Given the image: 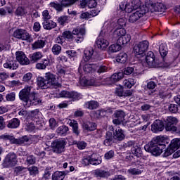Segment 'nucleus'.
<instances>
[{"label": "nucleus", "mask_w": 180, "mask_h": 180, "mask_svg": "<svg viewBox=\"0 0 180 180\" xmlns=\"http://www.w3.org/2000/svg\"><path fill=\"white\" fill-rule=\"evenodd\" d=\"M25 163L27 165H33L34 164H36V158L33 155H27Z\"/></svg>", "instance_id": "obj_44"}, {"label": "nucleus", "mask_w": 180, "mask_h": 180, "mask_svg": "<svg viewBox=\"0 0 180 180\" xmlns=\"http://www.w3.org/2000/svg\"><path fill=\"white\" fill-rule=\"evenodd\" d=\"M16 60L21 64V65H27L30 64V60L26 56V54L23 51H18L15 53Z\"/></svg>", "instance_id": "obj_12"}, {"label": "nucleus", "mask_w": 180, "mask_h": 180, "mask_svg": "<svg viewBox=\"0 0 180 180\" xmlns=\"http://www.w3.org/2000/svg\"><path fill=\"white\" fill-rule=\"evenodd\" d=\"M58 22L61 25V26H64L65 23H68V16L62 15L58 18Z\"/></svg>", "instance_id": "obj_56"}, {"label": "nucleus", "mask_w": 180, "mask_h": 180, "mask_svg": "<svg viewBox=\"0 0 180 180\" xmlns=\"http://www.w3.org/2000/svg\"><path fill=\"white\" fill-rule=\"evenodd\" d=\"M95 67V64H86L84 65L83 70L84 72L89 74L90 72H92V70H94Z\"/></svg>", "instance_id": "obj_47"}, {"label": "nucleus", "mask_w": 180, "mask_h": 180, "mask_svg": "<svg viewBox=\"0 0 180 180\" xmlns=\"http://www.w3.org/2000/svg\"><path fill=\"white\" fill-rule=\"evenodd\" d=\"M94 175L98 178H108L110 174L108 171L98 169L94 171Z\"/></svg>", "instance_id": "obj_28"}, {"label": "nucleus", "mask_w": 180, "mask_h": 180, "mask_svg": "<svg viewBox=\"0 0 180 180\" xmlns=\"http://www.w3.org/2000/svg\"><path fill=\"white\" fill-rule=\"evenodd\" d=\"M6 99L7 102H14L15 99H16V93L11 92L6 94Z\"/></svg>", "instance_id": "obj_54"}, {"label": "nucleus", "mask_w": 180, "mask_h": 180, "mask_svg": "<svg viewBox=\"0 0 180 180\" xmlns=\"http://www.w3.org/2000/svg\"><path fill=\"white\" fill-rule=\"evenodd\" d=\"M165 123H168L169 124H174V126H176L178 124V119L176 117L170 116L167 117Z\"/></svg>", "instance_id": "obj_48"}, {"label": "nucleus", "mask_w": 180, "mask_h": 180, "mask_svg": "<svg viewBox=\"0 0 180 180\" xmlns=\"http://www.w3.org/2000/svg\"><path fill=\"white\" fill-rule=\"evenodd\" d=\"M117 63H120L121 64H124L127 61V54L126 53H121L118 54L116 59Z\"/></svg>", "instance_id": "obj_35"}, {"label": "nucleus", "mask_w": 180, "mask_h": 180, "mask_svg": "<svg viewBox=\"0 0 180 180\" xmlns=\"http://www.w3.org/2000/svg\"><path fill=\"white\" fill-rule=\"evenodd\" d=\"M72 34H74L75 36H77V38L76 39V42L81 43V41H83L84 40V35L85 34V28H76L73 30Z\"/></svg>", "instance_id": "obj_14"}, {"label": "nucleus", "mask_w": 180, "mask_h": 180, "mask_svg": "<svg viewBox=\"0 0 180 180\" xmlns=\"http://www.w3.org/2000/svg\"><path fill=\"white\" fill-rule=\"evenodd\" d=\"M146 13H147V10H144V7H142L129 15V22H130V23H134L137 22L140 18H143Z\"/></svg>", "instance_id": "obj_9"}, {"label": "nucleus", "mask_w": 180, "mask_h": 180, "mask_svg": "<svg viewBox=\"0 0 180 180\" xmlns=\"http://www.w3.org/2000/svg\"><path fill=\"white\" fill-rule=\"evenodd\" d=\"M68 130H69L68 127H67L65 125H63V126L59 127L57 129L56 132L60 136H66L67 133H68Z\"/></svg>", "instance_id": "obj_37"}, {"label": "nucleus", "mask_w": 180, "mask_h": 180, "mask_svg": "<svg viewBox=\"0 0 180 180\" xmlns=\"http://www.w3.org/2000/svg\"><path fill=\"white\" fill-rule=\"evenodd\" d=\"M146 61L148 67H149L150 68H157L160 67V65L158 62V59L155 58V56H154V53H153V51L148 52L146 57Z\"/></svg>", "instance_id": "obj_8"}, {"label": "nucleus", "mask_w": 180, "mask_h": 180, "mask_svg": "<svg viewBox=\"0 0 180 180\" xmlns=\"http://www.w3.org/2000/svg\"><path fill=\"white\" fill-rule=\"evenodd\" d=\"M115 143V138H113V134L110 131H107L105 136V140L103 144L106 147H110L112 144Z\"/></svg>", "instance_id": "obj_19"}, {"label": "nucleus", "mask_w": 180, "mask_h": 180, "mask_svg": "<svg viewBox=\"0 0 180 180\" xmlns=\"http://www.w3.org/2000/svg\"><path fill=\"white\" fill-rule=\"evenodd\" d=\"M90 157V164L91 165H99V164H102V160L99 159V156L98 154L94 153Z\"/></svg>", "instance_id": "obj_27"}, {"label": "nucleus", "mask_w": 180, "mask_h": 180, "mask_svg": "<svg viewBox=\"0 0 180 180\" xmlns=\"http://www.w3.org/2000/svg\"><path fill=\"white\" fill-rule=\"evenodd\" d=\"M0 139L1 140H9L13 144L15 143V137L7 134L0 136Z\"/></svg>", "instance_id": "obj_50"}, {"label": "nucleus", "mask_w": 180, "mask_h": 180, "mask_svg": "<svg viewBox=\"0 0 180 180\" xmlns=\"http://www.w3.org/2000/svg\"><path fill=\"white\" fill-rule=\"evenodd\" d=\"M51 19V15H50V13L49 12V10H44L42 12L43 22H46V20H50Z\"/></svg>", "instance_id": "obj_57"}, {"label": "nucleus", "mask_w": 180, "mask_h": 180, "mask_svg": "<svg viewBox=\"0 0 180 180\" xmlns=\"http://www.w3.org/2000/svg\"><path fill=\"white\" fill-rule=\"evenodd\" d=\"M41 57H43V55L41 52H35L30 55V61L36 63V61H39V60H41Z\"/></svg>", "instance_id": "obj_38"}, {"label": "nucleus", "mask_w": 180, "mask_h": 180, "mask_svg": "<svg viewBox=\"0 0 180 180\" xmlns=\"http://www.w3.org/2000/svg\"><path fill=\"white\" fill-rule=\"evenodd\" d=\"M129 174H131V175H140L141 174V170L136 168L129 169L128 170Z\"/></svg>", "instance_id": "obj_62"}, {"label": "nucleus", "mask_w": 180, "mask_h": 180, "mask_svg": "<svg viewBox=\"0 0 180 180\" xmlns=\"http://www.w3.org/2000/svg\"><path fill=\"white\" fill-rule=\"evenodd\" d=\"M60 98H69L70 99H72V101H77L81 98V95L78 94V92L75 91H63L60 93Z\"/></svg>", "instance_id": "obj_13"}, {"label": "nucleus", "mask_w": 180, "mask_h": 180, "mask_svg": "<svg viewBox=\"0 0 180 180\" xmlns=\"http://www.w3.org/2000/svg\"><path fill=\"white\" fill-rule=\"evenodd\" d=\"M132 154L135 155V157H137L138 158H140L141 155H143V151L141 150V148H139V146H136L132 149Z\"/></svg>", "instance_id": "obj_45"}, {"label": "nucleus", "mask_w": 180, "mask_h": 180, "mask_svg": "<svg viewBox=\"0 0 180 180\" xmlns=\"http://www.w3.org/2000/svg\"><path fill=\"white\" fill-rule=\"evenodd\" d=\"M123 78V72H118L113 74L110 77V81L112 82H117V81H120Z\"/></svg>", "instance_id": "obj_43"}, {"label": "nucleus", "mask_w": 180, "mask_h": 180, "mask_svg": "<svg viewBox=\"0 0 180 180\" xmlns=\"http://www.w3.org/2000/svg\"><path fill=\"white\" fill-rule=\"evenodd\" d=\"M46 45V42L44 40L38 39L34 44H32L33 50H37V49H43Z\"/></svg>", "instance_id": "obj_33"}, {"label": "nucleus", "mask_w": 180, "mask_h": 180, "mask_svg": "<svg viewBox=\"0 0 180 180\" xmlns=\"http://www.w3.org/2000/svg\"><path fill=\"white\" fill-rule=\"evenodd\" d=\"M131 39L130 34H125L118 38L117 43L120 44V46L127 44Z\"/></svg>", "instance_id": "obj_30"}, {"label": "nucleus", "mask_w": 180, "mask_h": 180, "mask_svg": "<svg viewBox=\"0 0 180 180\" xmlns=\"http://www.w3.org/2000/svg\"><path fill=\"white\" fill-rule=\"evenodd\" d=\"M131 4H132V6H134V8L136 9H139V8H140V6H141V1L140 0H133L131 1Z\"/></svg>", "instance_id": "obj_64"}, {"label": "nucleus", "mask_w": 180, "mask_h": 180, "mask_svg": "<svg viewBox=\"0 0 180 180\" xmlns=\"http://www.w3.org/2000/svg\"><path fill=\"white\" fill-rule=\"evenodd\" d=\"M122 10L125 11L128 13H131V12H133V11H136V9L134 8V7L133 6V4H131V3L126 4L124 6V8H122Z\"/></svg>", "instance_id": "obj_51"}, {"label": "nucleus", "mask_w": 180, "mask_h": 180, "mask_svg": "<svg viewBox=\"0 0 180 180\" xmlns=\"http://www.w3.org/2000/svg\"><path fill=\"white\" fill-rule=\"evenodd\" d=\"M45 79L49 86H55L56 88L61 86V84L57 82L56 75L51 72H46L45 74Z\"/></svg>", "instance_id": "obj_10"}, {"label": "nucleus", "mask_w": 180, "mask_h": 180, "mask_svg": "<svg viewBox=\"0 0 180 180\" xmlns=\"http://www.w3.org/2000/svg\"><path fill=\"white\" fill-rule=\"evenodd\" d=\"M65 146H67V141L65 139H56L51 143L52 150L55 154H61L65 151Z\"/></svg>", "instance_id": "obj_4"}, {"label": "nucleus", "mask_w": 180, "mask_h": 180, "mask_svg": "<svg viewBox=\"0 0 180 180\" xmlns=\"http://www.w3.org/2000/svg\"><path fill=\"white\" fill-rule=\"evenodd\" d=\"M126 35V30L123 27L117 28L113 32L114 39H117V37H122Z\"/></svg>", "instance_id": "obj_29"}, {"label": "nucleus", "mask_w": 180, "mask_h": 180, "mask_svg": "<svg viewBox=\"0 0 180 180\" xmlns=\"http://www.w3.org/2000/svg\"><path fill=\"white\" fill-rule=\"evenodd\" d=\"M84 106L86 109L94 110V109H98V108H99V103L96 101H90L85 103Z\"/></svg>", "instance_id": "obj_26"}, {"label": "nucleus", "mask_w": 180, "mask_h": 180, "mask_svg": "<svg viewBox=\"0 0 180 180\" xmlns=\"http://www.w3.org/2000/svg\"><path fill=\"white\" fill-rule=\"evenodd\" d=\"M58 75L59 77H65V75H68V70L65 68H62L58 70Z\"/></svg>", "instance_id": "obj_60"}, {"label": "nucleus", "mask_w": 180, "mask_h": 180, "mask_svg": "<svg viewBox=\"0 0 180 180\" xmlns=\"http://www.w3.org/2000/svg\"><path fill=\"white\" fill-rule=\"evenodd\" d=\"M180 147V139H174L172 140L167 148L165 150L163 157H169L173 153H175Z\"/></svg>", "instance_id": "obj_5"}, {"label": "nucleus", "mask_w": 180, "mask_h": 180, "mask_svg": "<svg viewBox=\"0 0 180 180\" xmlns=\"http://www.w3.org/2000/svg\"><path fill=\"white\" fill-rule=\"evenodd\" d=\"M49 65H50V60L49 59H44L42 63L36 64V68L37 70H46Z\"/></svg>", "instance_id": "obj_31"}, {"label": "nucleus", "mask_w": 180, "mask_h": 180, "mask_svg": "<svg viewBox=\"0 0 180 180\" xmlns=\"http://www.w3.org/2000/svg\"><path fill=\"white\" fill-rule=\"evenodd\" d=\"M96 45L100 50H105V49L109 46V41L105 39V38H98Z\"/></svg>", "instance_id": "obj_21"}, {"label": "nucleus", "mask_w": 180, "mask_h": 180, "mask_svg": "<svg viewBox=\"0 0 180 180\" xmlns=\"http://www.w3.org/2000/svg\"><path fill=\"white\" fill-rule=\"evenodd\" d=\"M114 140L117 141H123L124 140V131L121 128H117L115 131H113L112 134Z\"/></svg>", "instance_id": "obj_18"}, {"label": "nucleus", "mask_w": 180, "mask_h": 180, "mask_svg": "<svg viewBox=\"0 0 180 180\" xmlns=\"http://www.w3.org/2000/svg\"><path fill=\"white\" fill-rule=\"evenodd\" d=\"M159 51L160 56L164 58L168 54V51L167 49V44H161L159 46Z\"/></svg>", "instance_id": "obj_39"}, {"label": "nucleus", "mask_w": 180, "mask_h": 180, "mask_svg": "<svg viewBox=\"0 0 180 180\" xmlns=\"http://www.w3.org/2000/svg\"><path fill=\"white\" fill-rule=\"evenodd\" d=\"M4 68H7L8 70H17L19 67V64L15 60L9 59L4 64Z\"/></svg>", "instance_id": "obj_20"}, {"label": "nucleus", "mask_w": 180, "mask_h": 180, "mask_svg": "<svg viewBox=\"0 0 180 180\" xmlns=\"http://www.w3.org/2000/svg\"><path fill=\"white\" fill-rule=\"evenodd\" d=\"M70 127L72 128V131L76 136H79V130L78 129V122L74 120L70 122Z\"/></svg>", "instance_id": "obj_32"}, {"label": "nucleus", "mask_w": 180, "mask_h": 180, "mask_svg": "<svg viewBox=\"0 0 180 180\" xmlns=\"http://www.w3.org/2000/svg\"><path fill=\"white\" fill-rule=\"evenodd\" d=\"M29 102L30 105H34V106H36L37 105H40V103H41V99L39 98V93H36L35 91L31 92Z\"/></svg>", "instance_id": "obj_16"}, {"label": "nucleus", "mask_w": 180, "mask_h": 180, "mask_svg": "<svg viewBox=\"0 0 180 180\" xmlns=\"http://www.w3.org/2000/svg\"><path fill=\"white\" fill-rule=\"evenodd\" d=\"M148 46H150L148 41L145 40L139 42L134 46V54L136 56H141V54H144L147 50H148Z\"/></svg>", "instance_id": "obj_7"}, {"label": "nucleus", "mask_w": 180, "mask_h": 180, "mask_svg": "<svg viewBox=\"0 0 180 180\" xmlns=\"http://www.w3.org/2000/svg\"><path fill=\"white\" fill-rule=\"evenodd\" d=\"M151 130L153 133H158L164 130V122L160 120H156L151 125Z\"/></svg>", "instance_id": "obj_15"}, {"label": "nucleus", "mask_w": 180, "mask_h": 180, "mask_svg": "<svg viewBox=\"0 0 180 180\" xmlns=\"http://www.w3.org/2000/svg\"><path fill=\"white\" fill-rule=\"evenodd\" d=\"M169 110L172 113H176V112H178V105H176V104H170L169 105Z\"/></svg>", "instance_id": "obj_63"}, {"label": "nucleus", "mask_w": 180, "mask_h": 180, "mask_svg": "<svg viewBox=\"0 0 180 180\" xmlns=\"http://www.w3.org/2000/svg\"><path fill=\"white\" fill-rule=\"evenodd\" d=\"M37 81V85L39 86V88H41L42 89H47V88H50V86H49V83H47L46 78L38 77Z\"/></svg>", "instance_id": "obj_23"}, {"label": "nucleus", "mask_w": 180, "mask_h": 180, "mask_svg": "<svg viewBox=\"0 0 180 180\" xmlns=\"http://www.w3.org/2000/svg\"><path fill=\"white\" fill-rule=\"evenodd\" d=\"M62 36L64 39H68L69 40L72 39L74 37V36H72V33L70 31L63 32Z\"/></svg>", "instance_id": "obj_61"}, {"label": "nucleus", "mask_w": 180, "mask_h": 180, "mask_svg": "<svg viewBox=\"0 0 180 180\" xmlns=\"http://www.w3.org/2000/svg\"><path fill=\"white\" fill-rule=\"evenodd\" d=\"M25 172H26V167L22 166L16 167L14 169V174L16 175H20V174H25Z\"/></svg>", "instance_id": "obj_53"}, {"label": "nucleus", "mask_w": 180, "mask_h": 180, "mask_svg": "<svg viewBox=\"0 0 180 180\" xmlns=\"http://www.w3.org/2000/svg\"><path fill=\"white\" fill-rule=\"evenodd\" d=\"M165 130L166 131H176V127L172 124H168L167 122H165Z\"/></svg>", "instance_id": "obj_55"}, {"label": "nucleus", "mask_w": 180, "mask_h": 180, "mask_svg": "<svg viewBox=\"0 0 180 180\" xmlns=\"http://www.w3.org/2000/svg\"><path fill=\"white\" fill-rule=\"evenodd\" d=\"M5 162L8 167H13L16 165L18 160H16V154L13 153H8L5 158Z\"/></svg>", "instance_id": "obj_17"}, {"label": "nucleus", "mask_w": 180, "mask_h": 180, "mask_svg": "<svg viewBox=\"0 0 180 180\" xmlns=\"http://www.w3.org/2000/svg\"><path fill=\"white\" fill-rule=\"evenodd\" d=\"M155 12H165V6L162 3H156L153 6Z\"/></svg>", "instance_id": "obj_40"}, {"label": "nucleus", "mask_w": 180, "mask_h": 180, "mask_svg": "<svg viewBox=\"0 0 180 180\" xmlns=\"http://www.w3.org/2000/svg\"><path fill=\"white\" fill-rule=\"evenodd\" d=\"M92 56H94V49H89L84 50V55L83 56L84 61H89L92 58Z\"/></svg>", "instance_id": "obj_34"}, {"label": "nucleus", "mask_w": 180, "mask_h": 180, "mask_svg": "<svg viewBox=\"0 0 180 180\" xmlns=\"http://www.w3.org/2000/svg\"><path fill=\"white\" fill-rule=\"evenodd\" d=\"M65 178V173L64 172H56L52 175V180H63Z\"/></svg>", "instance_id": "obj_36"}, {"label": "nucleus", "mask_w": 180, "mask_h": 180, "mask_svg": "<svg viewBox=\"0 0 180 180\" xmlns=\"http://www.w3.org/2000/svg\"><path fill=\"white\" fill-rule=\"evenodd\" d=\"M158 96L161 99H163V101H167V99H171L172 95L171 94V93L160 91L158 94Z\"/></svg>", "instance_id": "obj_41"}, {"label": "nucleus", "mask_w": 180, "mask_h": 180, "mask_svg": "<svg viewBox=\"0 0 180 180\" xmlns=\"http://www.w3.org/2000/svg\"><path fill=\"white\" fill-rule=\"evenodd\" d=\"M124 116H126V114L123 110H116L113 114L114 120H112V123L117 126L120 124L122 122H124Z\"/></svg>", "instance_id": "obj_11"}, {"label": "nucleus", "mask_w": 180, "mask_h": 180, "mask_svg": "<svg viewBox=\"0 0 180 180\" xmlns=\"http://www.w3.org/2000/svg\"><path fill=\"white\" fill-rule=\"evenodd\" d=\"M27 141H29V138H27V136H24L18 139H15L14 144H25Z\"/></svg>", "instance_id": "obj_49"}, {"label": "nucleus", "mask_w": 180, "mask_h": 180, "mask_svg": "<svg viewBox=\"0 0 180 180\" xmlns=\"http://www.w3.org/2000/svg\"><path fill=\"white\" fill-rule=\"evenodd\" d=\"M42 25L45 30H51V29H54L55 27H57V23L50 20H47L46 21H43Z\"/></svg>", "instance_id": "obj_22"}, {"label": "nucleus", "mask_w": 180, "mask_h": 180, "mask_svg": "<svg viewBox=\"0 0 180 180\" xmlns=\"http://www.w3.org/2000/svg\"><path fill=\"white\" fill-rule=\"evenodd\" d=\"M34 91V86L32 85L31 86H25L24 89H22L19 92V98L22 102H23V105L25 108H30V104L29 103V99L30 98V93L31 91Z\"/></svg>", "instance_id": "obj_2"}, {"label": "nucleus", "mask_w": 180, "mask_h": 180, "mask_svg": "<svg viewBox=\"0 0 180 180\" xmlns=\"http://www.w3.org/2000/svg\"><path fill=\"white\" fill-rule=\"evenodd\" d=\"M83 129L86 131H94V130H96V124L91 122H84Z\"/></svg>", "instance_id": "obj_24"}, {"label": "nucleus", "mask_w": 180, "mask_h": 180, "mask_svg": "<svg viewBox=\"0 0 180 180\" xmlns=\"http://www.w3.org/2000/svg\"><path fill=\"white\" fill-rule=\"evenodd\" d=\"M13 36L14 37H15V39H19L20 40L29 41V43H32V41H33L32 36L29 34V32H27L26 30L18 29L15 31H14Z\"/></svg>", "instance_id": "obj_6"}, {"label": "nucleus", "mask_w": 180, "mask_h": 180, "mask_svg": "<svg viewBox=\"0 0 180 180\" xmlns=\"http://www.w3.org/2000/svg\"><path fill=\"white\" fill-rule=\"evenodd\" d=\"M108 50L110 53H117V51L122 50V46L120 44H114L109 46Z\"/></svg>", "instance_id": "obj_42"}, {"label": "nucleus", "mask_w": 180, "mask_h": 180, "mask_svg": "<svg viewBox=\"0 0 180 180\" xmlns=\"http://www.w3.org/2000/svg\"><path fill=\"white\" fill-rule=\"evenodd\" d=\"M8 43V39H4L0 41V53L6 49V44Z\"/></svg>", "instance_id": "obj_59"}, {"label": "nucleus", "mask_w": 180, "mask_h": 180, "mask_svg": "<svg viewBox=\"0 0 180 180\" xmlns=\"http://www.w3.org/2000/svg\"><path fill=\"white\" fill-rule=\"evenodd\" d=\"M166 144H167V140L163 136H158L145 145L144 149L148 153H150L152 155L158 157L162 154V149L165 148Z\"/></svg>", "instance_id": "obj_1"}, {"label": "nucleus", "mask_w": 180, "mask_h": 180, "mask_svg": "<svg viewBox=\"0 0 180 180\" xmlns=\"http://www.w3.org/2000/svg\"><path fill=\"white\" fill-rule=\"evenodd\" d=\"M19 126H20V120H19L18 118H13L8 121L7 124V127L8 129H18Z\"/></svg>", "instance_id": "obj_25"}, {"label": "nucleus", "mask_w": 180, "mask_h": 180, "mask_svg": "<svg viewBox=\"0 0 180 180\" xmlns=\"http://www.w3.org/2000/svg\"><path fill=\"white\" fill-rule=\"evenodd\" d=\"M73 144H76L79 150H84L86 147V143H85L84 141H74Z\"/></svg>", "instance_id": "obj_58"}, {"label": "nucleus", "mask_w": 180, "mask_h": 180, "mask_svg": "<svg viewBox=\"0 0 180 180\" xmlns=\"http://www.w3.org/2000/svg\"><path fill=\"white\" fill-rule=\"evenodd\" d=\"M78 0H61L60 3L53 1L49 4L51 8H53L57 12H63L64 8H68L71 5H74Z\"/></svg>", "instance_id": "obj_3"}, {"label": "nucleus", "mask_w": 180, "mask_h": 180, "mask_svg": "<svg viewBox=\"0 0 180 180\" xmlns=\"http://www.w3.org/2000/svg\"><path fill=\"white\" fill-rule=\"evenodd\" d=\"M52 53L54 56H58L61 53V46L58 44H54L52 47Z\"/></svg>", "instance_id": "obj_52"}, {"label": "nucleus", "mask_w": 180, "mask_h": 180, "mask_svg": "<svg viewBox=\"0 0 180 180\" xmlns=\"http://www.w3.org/2000/svg\"><path fill=\"white\" fill-rule=\"evenodd\" d=\"M16 16H23L27 13V11L24 7L20 6L15 10Z\"/></svg>", "instance_id": "obj_46"}]
</instances>
